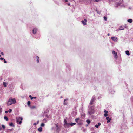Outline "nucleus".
Returning a JSON list of instances; mask_svg holds the SVG:
<instances>
[{
    "mask_svg": "<svg viewBox=\"0 0 133 133\" xmlns=\"http://www.w3.org/2000/svg\"><path fill=\"white\" fill-rule=\"evenodd\" d=\"M4 62L5 63H7V62L6 61L5 59H4Z\"/></svg>",
    "mask_w": 133,
    "mask_h": 133,
    "instance_id": "obj_34",
    "label": "nucleus"
},
{
    "mask_svg": "<svg viewBox=\"0 0 133 133\" xmlns=\"http://www.w3.org/2000/svg\"><path fill=\"white\" fill-rule=\"evenodd\" d=\"M64 125L65 127H69L70 125V123H67V121L65 119L64 120Z\"/></svg>",
    "mask_w": 133,
    "mask_h": 133,
    "instance_id": "obj_3",
    "label": "nucleus"
},
{
    "mask_svg": "<svg viewBox=\"0 0 133 133\" xmlns=\"http://www.w3.org/2000/svg\"><path fill=\"white\" fill-rule=\"evenodd\" d=\"M111 39L115 42L117 41L118 38L117 37H112L111 38Z\"/></svg>",
    "mask_w": 133,
    "mask_h": 133,
    "instance_id": "obj_4",
    "label": "nucleus"
},
{
    "mask_svg": "<svg viewBox=\"0 0 133 133\" xmlns=\"http://www.w3.org/2000/svg\"><path fill=\"white\" fill-rule=\"evenodd\" d=\"M68 5H70V4L69 3V4H68Z\"/></svg>",
    "mask_w": 133,
    "mask_h": 133,
    "instance_id": "obj_41",
    "label": "nucleus"
},
{
    "mask_svg": "<svg viewBox=\"0 0 133 133\" xmlns=\"http://www.w3.org/2000/svg\"><path fill=\"white\" fill-rule=\"evenodd\" d=\"M2 128L3 129H4L5 128V126L3 125H2Z\"/></svg>",
    "mask_w": 133,
    "mask_h": 133,
    "instance_id": "obj_32",
    "label": "nucleus"
},
{
    "mask_svg": "<svg viewBox=\"0 0 133 133\" xmlns=\"http://www.w3.org/2000/svg\"><path fill=\"white\" fill-rule=\"evenodd\" d=\"M92 133H94V132H92Z\"/></svg>",
    "mask_w": 133,
    "mask_h": 133,
    "instance_id": "obj_46",
    "label": "nucleus"
},
{
    "mask_svg": "<svg viewBox=\"0 0 133 133\" xmlns=\"http://www.w3.org/2000/svg\"><path fill=\"white\" fill-rule=\"evenodd\" d=\"M39 121H38L37 122V123H34V124H33V125H36L37 124H38V123H39Z\"/></svg>",
    "mask_w": 133,
    "mask_h": 133,
    "instance_id": "obj_29",
    "label": "nucleus"
},
{
    "mask_svg": "<svg viewBox=\"0 0 133 133\" xmlns=\"http://www.w3.org/2000/svg\"><path fill=\"white\" fill-rule=\"evenodd\" d=\"M38 130L39 132H41L42 131V128L41 127H40L38 129Z\"/></svg>",
    "mask_w": 133,
    "mask_h": 133,
    "instance_id": "obj_12",
    "label": "nucleus"
},
{
    "mask_svg": "<svg viewBox=\"0 0 133 133\" xmlns=\"http://www.w3.org/2000/svg\"><path fill=\"white\" fill-rule=\"evenodd\" d=\"M12 111V109H9V110L8 111H5V112L6 113H7L8 112H9V113H11V112Z\"/></svg>",
    "mask_w": 133,
    "mask_h": 133,
    "instance_id": "obj_15",
    "label": "nucleus"
},
{
    "mask_svg": "<svg viewBox=\"0 0 133 133\" xmlns=\"http://www.w3.org/2000/svg\"><path fill=\"white\" fill-rule=\"evenodd\" d=\"M101 125V123H98V124H96L95 125V127L96 128H98L99 126H100Z\"/></svg>",
    "mask_w": 133,
    "mask_h": 133,
    "instance_id": "obj_13",
    "label": "nucleus"
},
{
    "mask_svg": "<svg viewBox=\"0 0 133 133\" xmlns=\"http://www.w3.org/2000/svg\"><path fill=\"white\" fill-rule=\"evenodd\" d=\"M65 1L66 2H68V0H65Z\"/></svg>",
    "mask_w": 133,
    "mask_h": 133,
    "instance_id": "obj_40",
    "label": "nucleus"
},
{
    "mask_svg": "<svg viewBox=\"0 0 133 133\" xmlns=\"http://www.w3.org/2000/svg\"><path fill=\"white\" fill-rule=\"evenodd\" d=\"M104 112L105 113H108V111H106V110H104Z\"/></svg>",
    "mask_w": 133,
    "mask_h": 133,
    "instance_id": "obj_35",
    "label": "nucleus"
},
{
    "mask_svg": "<svg viewBox=\"0 0 133 133\" xmlns=\"http://www.w3.org/2000/svg\"><path fill=\"white\" fill-rule=\"evenodd\" d=\"M93 102H92V101H91L90 102V105H92L93 104Z\"/></svg>",
    "mask_w": 133,
    "mask_h": 133,
    "instance_id": "obj_33",
    "label": "nucleus"
},
{
    "mask_svg": "<svg viewBox=\"0 0 133 133\" xmlns=\"http://www.w3.org/2000/svg\"><path fill=\"white\" fill-rule=\"evenodd\" d=\"M9 125L10 126H14L13 123H11L9 124Z\"/></svg>",
    "mask_w": 133,
    "mask_h": 133,
    "instance_id": "obj_27",
    "label": "nucleus"
},
{
    "mask_svg": "<svg viewBox=\"0 0 133 133\" xmlns=\"http://www.w3.org/2000/svg\"><path fill=\"white\" fill-rule=\"evenodd\" d=\"M4 119H5L6 121H8V117L6 116L4 117Z\"/></svg>",
    "mask_w": 133,
    "mask_h": 133,
    "instance_id": "obj_22",
    "label": "nucleus"
},
{
    "mask_svg": "<svg viewBox=\"0 0 133 133\" xmlns=\"http://www.w3.org/2000/svg\"><path fill=\"white\" fill-rule=\"evenodd\" d=\"M95 97H93L92 98V99L91 100V101L92 102H94L95 100Z\"/></svg>",
    "mask_w": 133,
    "mask_h": 133,
    "instance_id": "obj_23",
    "label": "nucleus"
},
{
    "mask_svg": "<svg viewBox=\"0 0 133 133\" xmlns=\"http://www.w3.org/2000/svg\"><path fill=\"white\" fill-rule=\"evenodd\" d=\"M3 84L4 87H6L7 86V83L5 82L3 83Z\"/></svg>",
    "mask_w": 133,
    "mask_h": 133,
    "instance_id": "obj_18",
    "label": "nucleus"
},
{
    "mask_svg": "<svg viewBox=\"0 0 133 133\" xmlns=\"http://www.w3.org/2000/svg\"><path fill=\"white\" fill-rule=\"evenodd\" d=\"M37 62H39V57L38 56H37Z\"/></svg>",
    "mask_w": 133,
    "mask_h": 133,
    "instance_id": "obj_20",
    "label": "nucleus"
},
{
    "mask_svg": "<svg viewBox=\"0 0 133 133\" xmlns=\"http://www.w3.org/2000/svg\"><path fill=\"white\" fill-rule=\"evenodd\" d=\"M76 124V123H70V125L71 126H73L74 125H75Z\"/></svg>",
    "mask_w": 133,
    "mask_h": 133,
    "instance_id": "obj_21",
    "label": "nucleus"
},
{
    "mask_svg": "<svg viewBox=\"0 0 133 133\" xmlns=\"http://www.w3.org/2000/svg\"><path fill=\"white\" fill-rule=\"evenodd\" d=\"M106 119L107 120V123H109L110 121L111 120V119L109 117H107L106 118Z\"/></svg>",
    "mask_w": 133,
    "mask_h": 133,
    "instance_id": "obj_9",
    "label": "nucleus"
},
{
    "mask_svg": "<svg viewBox=\"0 0 133 133\" xmlns=\"http://www.w3.org/2000/svg\"><path fill=\"white\" fill-rule=\"evenodd\" d=\"M67 99H65L64 100V105H66V103L65 102V101H66Z\"/></svg>",
    "mask_w": 133,
    "mask_h": 133,
    "instance_id": "obj_26",
    "label": "nucleus"
},
{
    "mask_svg": "<svg viewBox=\"0 0 133 133\" xmlns=\"http://www.w3.org/2000/svg\"><path fill=\"white\" fill-rule=\"evenodd\" d=\"M125 52L126 55L128 56L130 54L129 51L128 50L126 51Z\"/></svg>",
    "mask_w": 133,
    "mask_h": 133,
    "instance_id": "obj_16",
    "label": "nucleus"
},
{
    "mask_svg": "<svg viewBox=\"0 0 133 133\" xmlns=\"http://www.w3.org/2000/svg\"><path fill=\"white\" fill-rule=\"evenodd\" d=\"M2 112V109L1 106H0V114Z\"/></svg>",
    "mask_w": 133,
    "mask_h": 133,
    "instance_id": "obj_31",
    "label": "nucleus"
},
{
    "mask_svg": "<svg viewBox=\"0 0 133 133\" xmlns=\"http://www.w3.org/2000/svg\"><path fill=\"white\" fill-rule=\"evenodd\" d=\"M112 53L114 55H115V58H117V53L115 51H112Z\"/></svg>",
    "mask_w": 133,
    "mask_h": 133,
    "instance_id": "obj_6",
    "label": "nucleus"
},
{
    "mask_svg": "<svg viewBox=\"0 0 133 133\" xmlns=\"http://www.w3.org/2000/svg\"><path fill=\"white\" fill-rule=\"evenodd\" d=\"M118 29H117V31H118Z\"/></svg>",
    "mask_w": 133,
    "mask_h": 133,
    "instance_id": "obj_43",
    "label": "nucleus"
},
{
    "mask_svg": "<svg viewBox=\"0 0 133 133\" xmlns=\"http://www.w3.org/2000/svg\"><path fill=\"white\" fill-rule=\"evenodd\" d=\"M127 21L128 22H129L130 23H131L132 22V20L131 19H129Z\"/></svg>",
    "mask_w": 133,
    "mask_h": 133,
    "instance_id": "obj_17",
    "label": "nucleus"
},
{
    "mask_svg": "<svg viewBox=\"0 0 133 133\" xmlns=\"http://www.w3.org/2000/svg\"><path fill=\"white\" fill-rule=\"evenodd\" d=\"M30 103H31V102H30V101H28V102L27 105L29 107H30V106H31L30 105Z\"/></svg>",
    "mask_w": 133,
    "mask_h": 133,
    "instance_id": "obj_19",
    "label": "nucleus"
},
{
    "mask_svg": "<svg viewBox=\"0 0 133 133\" xmlns=\"http://www.w3.org/2000/svg\"><path fill=\"white\" fill-rule=\"evenodd\" d=\"M118 29H117V31H118Z\"/></svg>",
    "mask_w": 133,
    "mask_h": 133,
    "instance_id": "obj_44",
    "label": "nucleus"
},
{
    "mask_svg": "<svg viewBox=\"0 0 133 133\" xmlns=\"http://www.w3.org/2000/svg\"><path fill=\"white\" fill-rule=\"evenodd\" d=\"M86 122L88 124H89L90 122V121L88 119L86 120Z\"/></svg>",
    "mask_w": 133,
    "mask_h": 133,
    "instance_id": "obj_24",
    "label": "nucleus"
},
{
    "mask_svg": "<svg viewBox=\"0 0 133 133\" xmlns=\"http://www.w3.org/2000/svg\"><path fill=\"white\" fill-rule=\"evenodd\" d=\"M80 119L79 118H77L75 119V121H76V122L77 123L78 122V121Z\"/></svg>",
    "mask_w": 133,
    "mask_h": 133,
    "instance_id": "obj_25",
    "label": "nucleus"
},
{
    "mask_svg": "<svg viewBox=\"0 0 133 133\" xmlns=\"http://www.w3.org/2000/svg\"><path fill=\"white\" fill-rule=\"evenodd\" d=\"M30 107L31 109H35L36 108V106L35 105L32 106H30Z\"/></svg>",
    "mask_w": 133,
    "mask_h": 133,
    "instance_id": "obj_14",
    "label": "nucleus"
},
{
    "mask_svg": "<svg viewBox=\"0 0 133 133\" xmlns=\"http://www.w3.org/2000/svg\"><path fill=\"white\" fill-rule=\"evenodd\" d=\"M1 56V55H0V57Z\"/></svg>",
    "mask_w": 133,
    "mask_h": 133,
    "instance_id": "obj_45",
    "label": "nucleus"
},
{
    "mask_svg": "<svg viewBox=\"0 0 133 133\" xmlns=\"http://www.w3.org/2000/svg\"><path fill=\"white\" fill-rule=\"evenodd\" d=\"M22 117H17L16 118V122L19 124H21L22 123V121L23 120Z\"/></svg>",
    "mask_w": 133,
    "mask_h": 133,
    "instance_id": "obj_2",
    "label": "nucleus"
},
{
    "mask_svg": "<svg viewBox=\"0 0 133 133\" xmlns=\"http://www.w3.org/2000/svg\"><path fill=\"white\" fill-rule=\"evenodd\" d=\"M0 59L1 60H4V58H3L1 57L0 58Z\"/></svg>",
    "mask_w": 133,
    "mask_h": 133,
    "instance_id": "obj_38",
    "label": "nucleus"
},
{
    "mask_svg": "<svg viewBox=\"0 0 133 133\" xmlns=\"http://www.w3.org/2000/svg\"><path fill=\"white\" fill-rule=\"evenodd\" d=\"M29 97L30 98L31 100L32 99H36L37 98L36 97H32V96L31 95H30L29 96Z\"/></svg>",
    "mask_w": 133,
    "mask_h": 133,
    "instance_id": "obj_11",
    "label": "nucleus"
},
{
    "mask_svg": "<svg viewBox=\"0 0 133 133\" xmlns=\"http://www.w3.org/2000/svg\"><path fill=\"white\" fill-rule=\"evenodd\" d=\"M107 35L108 36H109L110 35V34L109 33H108V34H107Z\"/></svg>",
    "mask_w": 133,
    "mask_h": 133,
    "instance_id": "obj_39",
    "label": "nucleus"
},
{
    "mask_svg": "<svg viewBox=\"0 0 133 133\" xmlns=\"http://www.w3.org/2000/svg\"><path fill=\"white\" fill-rule=\"evenodd\" d=\"M108 114H107V113H105L104 114V116L105 117H106L107 116H108Z\"/></svg>",
    "mask_w": 133,
    "mask_h": 133,
    "instance_id": "obj_30",
    "label": "nucleus"
},
{
    "mask_svg": "<svg viewBox=\"0 0 133 133\" xmlns=\"http://www.w3.org/2000/svg\"><path fill=\"white\" fill-rule=\"evenodd\" d=\"M1 54L2 55H4V54H3V52H1Z\"/></svg>",
    "mask_w": 133,
    "mask_h": 133,
    "instance_id": "obj_37",
    "label": "nucleus"
},
{
    "mask_svg": "<svg viewBox=\"0 0 133 133\" xmlns=\"http://www.w3.org/2000/svg\"><path fill=\"white\" fill-rule=\"evenodd\" d=\"M104 19L106 21L107 20V18L106 17H104Z\"/></svg>",
    "mask_w": 133,
    "mask_h": 133,
    "instance_id": "obj_36",
    "label": "nucleus"
},
{
    "mask_svg": "<svg viewBox=\"0 0 133 133\" xmlns=\"http://www.w3.org/2000/svg\"><path fill=\"white\" fill-rule=\"evenodd\" d=\"M37 29H36V28H34L33 29V30H32L33 33L34 34H35L37 32Z\"/></svg>",
    "mask_w": 133,
    "mask_h": 133,
    "instance_id": "obj_10",
    "label": "nucleus"
},
{
    "mask_svg": "<svg viewBox=\"0 0 133 133\" xmlns=\"http://www.w3.org/2000/svg\"><path fill=\"white\" fill-rule=\"evenodd\" d=\"M87 22V20L86 19H84V20L82 21L81 22L84 25H86L87 24L86 23Z\"/></svg>",
    "mask_w": 133,
    "mask_h": 133,
    "instance_id": "obj_5",
    "label": "nucleus"
},
{
    "mask_svg": "<svg viewBox=\"0 0 133 133\" xmlns=\"http://www.w3.org/2000/svg\"><path fill=\"white\" fill-rule=\"evenodd\" d=\"M16 102V101L15 98H10L8 101L7 105L8 106L10 105L15 104Z\"/></svg>",
    "mask_w": 133,
    "mask_h": 133,
    "instance_id": "obj_1",
    "label": "nucleus"
},
{
    "mask_svg": "<svg viewBox=\"0 0 133 133\" xmlns=\"http://www.w3.org/2000/svg\"><path fill=\"white\" fill-rule=\"evenodd\" d=\"M55 125L56 126V129L57 130H58L59 129V127L58 124H56Z\"/></svg>",
    "mask_w": 133,
    "mask_h": 133,
    "instance_id": "obj_7",
    "label": "nucleus"
},
{
    "mask_svg": "<svg viewBox=\"0 0 133 133\" xmlns=\"http://www.w3.org/2000/svg\"><path fill=\"white\" fill-rule=\"evenodd\" d=\"M1 128H0V130H1Z\"/></svg>",
    "mask_w": 133,
    "mask_h": 133,
    "instance_id": "obj_42",
    "label": "nucleus"
},
{
    "mask_svg": "<svg viewBox=\"0 0 133 133\" xmlns=\"http://www.w3.org/2000/svg\"><path fill=\"white\" fill-rule=\"evenodd\" d=\"M124 27L122 26H120L118 29V30H123L124 29Z\"/></svg>",
    "mask_w": 133,
    "mask_h": 133,
    "instance_id": "obj_8",
    "label": "nucleus"
},
{
    "mask_svg": "<svg viewBox=\"0 0 133 133\" xmlns=\"http://www.w3.org/2000/svg\"><path fill=\"white\" fill-rule=\"evenodd\" d=\"M45 125V124L44 123H42L41 125V127H44Z\"/></svg>",
    "mask_w": 133,
    "mask_h": 133,
    "instance_id": "obj_28",
    "label": "nucleus"
}]
</instances>
